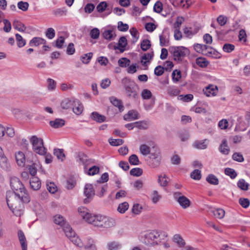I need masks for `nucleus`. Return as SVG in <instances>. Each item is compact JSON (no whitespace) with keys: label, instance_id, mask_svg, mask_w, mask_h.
I'll return each mask as SVG.
<instances>
[{"label":"nucleus","instance_id":"nucleus-1","mask_svg":"<svg viewBox=\"0 0 250 250\" xmlns=\"http://www.w3.org/2000/svg\"><path fill=\"white\" fill-rule=\"evenodd\" d=\"M78 211L83 219L95 226L109 228L114 226L115 223V220L112 218L89 213L88 209L84 207L79 208Z\"/></svg>","mask_w":250,"mask_h":250},{"label":"nucleus","instance_id":"nucleus-2","mask_svg":"<svg viewBox=\"0 0 250 250\" xmlns=\"http://www.w3.org/2000/svg\"><path fill=\"white\" fill-rule=\"evenodd\" d=\"M20 196L9 191L6 193V202L9 208L17 216H20L22 213L23 205L22 203H28L24 202Z\"/></svg>","mask_w":250,"mask_h":250},{"label":"nucleus","instance_id":"nucleus-3","mask_svg":"<svg viewBox=\"0 0 250 250\" xmlns=\"http://www.w3.org/2000/svg\"><path fill=\"white\" fill-rule=\"evenodd\" d=\"M10 186L14 193L17 194L18 196H21V199L25 202L30 201V197L28 191L25 188L20 180L16 177L11 178Z\"/></svg>","mask_w":250,"mask_h":250},{"label":"nucleus","instance_id":"nucleus-4","mask_svg":"<svg viewBox=\"0 0 250 250\" xmlns=\"http://www.w3.org/2000/svg\"><path fill=\"white\" fill-rule=\"evenodd\" d=\"M122 84L127 97L133 99L138 98L137 85L134 82L127 78H124L122 80Z\"/></svg>","mask_w":250,"mask_h":250},{"label":"nucleus","instance_id":"nucleus-5","mask_svg":"<svg viewBox=\"0 0 250 250\" xmlns=\"http://www.w3.org/2000/svg\"><path fill=\"white\" fill-rule=\"evenodd\" d=\"M170 52L172 54L175 61L181 62L188 53V50L183 46H174L171 47Z\"/></svg>","mask_w":250,"mask_h":250},{"label":"nucleus","instance_id":"nucleus-6","mask_svg":"<svg viewBox=\"0 0 250 250\" xmlns=\"http://www.w3.org/2000/svg\"><path fill=\"white\" fill-rule=\"evenodd\" d=\"M63 230L66 236L72 242L78 247H81L82 246V242L81 239L76 236V233L73 231L68 224H65V226H63Z\"/></svg>","mask_w":250,"mask_h":250},{"label":"nucleus","instance_id":"nucleus-7","mask_svg":"<svg viewBox=\"0 0 250 250\" xmlns=\"http://www.w3.org/2000/svg\"><path fill=\"white\" fill-rule=\"evenodd\" d=\"M15 135V133L13 127L9 126L5 127L0 124V141L10 139Z\"/></svg>","mask_w":250,"mask_h":250},{"label":"nucleus","instance_id":"nucleus-8","mask_svg":"<svg viewBox=\"0 0 250 250\" xmlns=\"http://www.w3.org/2000/svg\"><path fill=\"white\" fill-rule=\"evenodd\" d=\"M160 235L159 232L157 230H154L150 231H147L144 235V243L147 246L154 244L153 241L159 237Z\"/></svg>","mask_w":250,"mask_h":250},{"label":"nucleus","instance_id":"nucleus-9","mask_svg":"<svg viewBox=\"0 0 250 250\" xmlns=\"http://www.w3.org/2000/svg\"><path fill=\"white\" fill-rule=\"evenodd\" d=\"M84 194L86 198L83 200V202L87 204L89 202V199L95 195L94 190L91 184H87L85 185L84 188Z\"/></svg>","mask_w":250,"mask_h":250},{"label":"nucleus","instance_id":"nucleus-10","mask_svg":"<svg viewBox=\"0 0 250 250\" xmlns=\"http://www.w3.org/2000/svg\"><path fill=\"white\" fill-rule=\"evenodd\" d=\"M34 151L40 155H44L46 152V149L44 147L43 142H32Z\"/></svg>","mask_w":250,"mask_h":250},{"label":"nucleus","instance_id":"nucleus-11","mask_svg":"<svg viewBox=\"0 0 250 250\" xmlns=\"http://www.w3.org/2000/svg\"><path fill=\"white\" fill-rule=\"evenodd\" d=\"M161 156L160 153L151 154L150 161L149 162L150 166L153 168L158 167L161 163Z\"/></svg>","mask_w":250,"mask_h":250},{"label":"nucleus","instance_id":"nucleus-12","mask_svg":"<svg viewBox=\"0 0 250 250\" xmlns=\"http://www.w3.org/2000/svg\"><path fill=\"white\" fill-rule=\"evenodd\" d=\"M140 116L139 113L135 110H130L124 116V119L127 121L135 120L139 119Z\"/></svg>","mask_w":250,"mask_h":250},{"label":"nucleus","instance_id":"nucleus-13","mask_svg":"<svg viewBox=\"0 0 250 250\" xmlns=\"http://www.w3.org/2000/svg\"><path fill=\"white\" fill-rule=\"evenodd\" d=\"M30 185L32 189L37 190L41 187V182L38 177H32L30 180Z\"/></svg>","mask_w":250,"mask_h":250},{"label":"nucleus","instance_id":"nucleus-14","mask_svg":"<svg viewBox=\"0 0 250 250\" xmlns=\"http://www.w3.org/2000/svg\"><path fill=\"white\" fill-rule=\"evenodd\" d=\"M218 89L216 86L213 85H209L206 87V89L204 90L205 94L208 97L210 96H215L216 95Z\"/></svg>","mask_w":250,"mask_h":250},{"label":"nucleus","instance_id":"nucleus-15","mask_svg":"<svg viewBox=\"0 0 250 250\" xmlns=\"http://www.w3.org/2000/svg\"><path fill=\"white\" fill-rule=\"evenodd\" d=\"M90 117L93 120L99 123H103L106 120L105 116L99 114L97 112H93L91 114Z\"/></svg>","mask_w":250,"mask_h":250},{"label":"nucleus","instance_id":"nucleus-16","mask_svg":"<svg viewBox=\"0 0 250 250\" xmlns=\"http://www.w3.org/2000/svg\"><path fill=\"white\" fill-rule=\"evenodd\" d=\"M49 125L53 128H58L65 125V121L62 119L57 118L54 121H50Z\"/></svg>","mask_w":250,"mask_h":250},{"label":"nucleus","instance_id":"nucleus-17","mask_svg":"<svg viewBox=\"0 0 250 250\" xmlns=\"http://www.w3.org/2000/svg\"><path fill=\"white\" fill-rule=\"evenodd\" d=\"M73 111L76 115H80L83 111V106L80 101L75 99V102L73 106Z\"/></svg>","mask_w":250,"mask_h":250},{"label":"nucleus","instance_id":"nucleus-18","mask_svg":"<svg viewBox=\"0 0 250 250\" xmlns=\"http://www.w3.org/2000/svg\"><path fill=\"white\" fill-rule=\"evenodd\" d=\"M18 237L21 245L22 250H27L26 238L22 231L20 230L18 232Z\"/></svg>","mask_w":250,"mask_h":250},{"label":"nucleus","instance_id":"nucleus-19","mask_svg":"<svg viewBox=\"0 0 250 250\" xmlns=\"http://www.w3.org/2000/svg\"><path fill=\"white\" fill-rule=\"evenodd\" d=\"M80 160L84 166V170L87 169L86 167L91 164L95 163L94 160L91 159H88V157L83 154L82 155H80Z\"/></svg>","mask_w":250,"mask_h":250},{"label":"nucleus","instance_id":"nucleus-20","mask_svg":"<svg viewBox=\"0 0 250 250\" xmlns=\"http://www.w3.org/2000/svg\"><path fill=\"white\" fill-rule=\"evenodd\" d=\"M180 89L175 86H169L167 89V94L170 97H176L180 93Z\"/></svg>","mask_w":250,"mask_h":250},{"label":"nucleus","instance_id":"nucleus-21","mask_svg":"<svg viewBox=\"0 0 250 250\" xmlns=\"http://www.w3.org/2000/svg\"><path fill=\"white\" fill-rule=\"evenodd\" d=\"M102 35L104 39L108 41L114 40L116 36L113 30H105L103 32Z\"/></svg>","mask_w":250,"mask_h":250},{"label":"nucleus","instance_id":"nucleus-22","mask_svg":"<svg viewBox=\"0 0 250 250\" xmlns=\"http://www.w3.org/2000/svg\"><path fill=\"white\" fill-rule=\"evenodd\" d=\"M15 158L19 166L22 167L24 165L25 158L23 152L19 151L17 153H16Z\"/></svg>","mask_w":250,"mask_h":250},{"label":"nucleus","instance_id":"nucleus-23","mask_svg":"<svg viewBox=\"0 0 250 250\" xmlns=\"http://www.w3.org/2000/svg\"><path fill=\"white\" fill-rule=\"evenodd\" d=\"M46 43V41L40 37H34L29 42L30 46H39L40 44H44Z\"/></svg>","mask_w":250,"mask_h":250},{"label":"nucleus","instance_id":"nucleus-24","mask_svg":"<svg viewBox=\"0 0 250 250\" xmlns=\"http://www.w3.org/2000/svg\"><path fill=\"white\" fill-rule=\"evenodd\" d=\"M75 102V99L70 100L69 99H65L63 100L61 103V107L63 109H68L71 108L74 105Z\"/></svg>","mask_w":250,"mask_h":250},{"label":"nucleus","instance_id":"nucleus-25","mask_svg":"<svg viewBox=\"0 0 250 250\" xmlns=\"http://www.w3.org/2000/svg\"><path fill=\"white\" fill-rule=\"evenodd\" d=\"M178 202L181 207L184 209L188 208L190 205V200L185 196L180 198V199L179 198Z\"/></svg>","mask_w":250,"mask_h":250},{"label":"nucleus","instance_id":"nucleus-26","mask_svg":"<svg viewBox=\"0 0 250 250\" xmlns=\"http://www.w3.org/2000/svg\"><path fill=\"white\" fill-rule=\"evenodd\" d=\"M149 125V122L146 121H141L135 122V128L141 130L146 129L148 128Z\"/></svg>","mask_w":250,"mask_h":250},{"label":"nucleus","instance_id":"nucleus-27","mask_svg":"<svg viewBox=\"0 0 250 250\" xmlns=\"http://www.w3.org/2000/svg\"><path fill=\"white\" fill-rule=\"evenodd\" d=\"M127 44V41L126 38L124 36L121 37L119 40L117 49L120 50L121 52L125 51V48Z\"/></svg>","mask_w":250,"mask_h":250},{"label":"nucleus","instance_id":"nucleus-28","mask_svg":"<svg viewBox=\"0 0 250 250\" xmlns=\"http://www.w3.org/2000/svg\"><path fill=\"white\" fill-rule=\"evenodd\" d=\"M153 52L145 54L141 58V62L144 65L146 64L147 62H149V60H151L153 57Z\"/></svg>","mask_w":250,"mask_h":250},{"label":"nucleus","instance_id":"nucleus-29","mask_svg":"<svg viewBox=\"0 0 250 250\" xmlns=\"http://www.w3.org/2000/svg\"><path fill=\"white\" fill-rule=\"evenodd\" d=\"M110 101L113 105L118 107L120 111L124 110V106L122 105V102L120 100L114 97H112L110 98Z\"/></svg>","mask_w":250,"mask_h":250},{"label":"nucleus","instance_id":"nucleus-30","mask_svg":"<svg viewBox=\"0 0 250 250\" xmlns=\"http://www.w3.org/2000/svg\"><path fill=\"white\" fill-rule=\"evenodd\" d=\"M206 181L210 184L213 185H218L219 184V180L214 175L209 174L207 178Z\"/></svg>","mask_w":250,"mask_h":250},{"label":"nucleus","instance_id":"nucleus-31","mask_svg":"<svg viewBox=\"0 0 250 250\" xmlns=\"http://www.w3.org/2000/svg\"><path fill=\"white\" fill-rule=\"evenodd\" d=\"M54 222L56 224L60 225L62 228L65 226V224H68L64 220L63 217L60 215H57L54 216Z\"/></svg>","mask_w":250,"mask_h":250},{"label":"nucleus","instance_id":"nucleus-32","mask_svg":"<svg viewBox=\"0 0 250 250\" xmlns=\"http://www.w3.org/2000/svg\"><path fill=\"white\" fill-rule=\"evenodd\" d=\"M211 212L213 214L214 216L218 218L222 219L225 214V211L222 208H217L211 211Z\"/></svg>","mask_w":250,"mask_h":250},{"label":"nucleus","instance_id":"nucleus-33","mask_svg":"<svg viewBox=\"0 0 250 250\" xmlns=\"http://www.w3.org/2000/svg\"><path fill=\"white\" fill-rule=\"evenodd\" d=\"M100 168L99 167L94 166L89 168L87 170V169L84 170L85 173H86L89 175H94L99 172Z\"/></svg>","mask_w":250,"mask_h":250},{"label":"nucleus","instance_id":"nucleus-34","mask_svg":"<svg viewBox=\"0 0 250 250\" xmlns=\"http://www.w3.org/2000/svg\"><path fill=\"white\" fill-rule=\"evenodd\" d=\"M13 26L16 30L20 32H24L26 30V27L24 25L18 21L15 20L14 21Z\"/></svg>","mask_w":250,"mask_h":250},{"label":"nucleus","instance_id":"nucleus-35","mask_svg":"<svg viewBox=\"0 0 250 250\" xmlns=\"http://www.w3.org/2000/svg\"><path fill=\"white\" fill-rule=\"evenodd\" d=\"M219 150L222 154L225 155L229 154L230 150L227 142H223L219 146Z\"/></svg>","mask_w":250,"mask_h":250},{"label":"nucleus","instance_id":"nucleus-36","mask_svg":"<svg viewBox=\"0 0 250 250\" xmlns=\"http://www.w3.org/2000/svg\"><path fill=\"white\" fill-rule=\"evenodd\" d=\"M237 186L241 190L247 191L248 190L249 185L245 182L244 179H241L237 182Z\"/></svg>","mask_w":250,"mask_h":250},{"label":"nucleus","instance_id":"nucleus-37","mask_svg":"<svg viewBox=\"0 0 250 250\" xmlns=\"http://www.w3.org/2000/svg\"><path fill=\"white\" fill-rule=\"evenodd\" d=\"M121 245L117 242H110L107 244L108 250H118L121 248Z\"/></svg>","mask_w":250,"mask_h":250},{"label":"nucleus","instance_id":"nucleus-38","mask_svg":"<svg viewBox=\"0 0 250 250\" xmlns=\"http://www.w3.org/2000/svg\"><path fill=\"white\" fill-rule=\"evenodd\" d=\"M167 179L168 177L166 175L164 174L163 176L160 175L158 176V182L161 186L165 187L168 184V181L167 180Z\"/></svg>","mask_w":250,"mask_h":250},{"label":"nucleus","instance_id":"nucleus-39","mask_svg":"<svg viewBox=\"0 0 250 250\" xmlns=\"http://www.w3.org/2000/svg\"><path fill=\"white\" fill-rule=\"evenodd\" d=\"M54 154L58 159L61 160L62 161H63L65 158V155L63 153V149H54Z\"/></svg>","mask_w":250,"mask_h":250},{"label":"nucleus","instance_id":"nucleus-40","mask_svg":"<svg viewBox=\"0 0 250 250\" xmlns=\"http://www.w3.org/2000/svg\"><path fill=\"white\" fill-rule=\"evenodd\" d=\"M173 239L180 247H184L186 244L185 242L179 234H175L173 237Z\"/></svg>","mask_w":250,"mask_h":250},{"label":"nucleus","instance_id":"nucleus-41","mask_svg":"<svg viewBox=\"0 0 250 250\" xmlns=\"http://www.w3.org/2000/svg\"><path fill=\"white\" fill-rule=\"evenodd\" d=\"M181 78V73L180 70L177 69L174 70L172 73V80L174 83H177Z\"/></svg>","mask_w":250,"mask_h":250},{"label":"nucleus","instance_id":"nucleus-42","mask_svg":"<svg viewBox=\"0 0 250 250\" xmlns=\"http://www.w3.org/2000/svg\"><path fill=\"white\" fill-rule=\"evenodd\" d=\"M76 181L73 177H71L67 180L66 188L67 189H72L76 185Z\"/></svg>","mask_w":250,"mask_h":250},{"label":"nucleus","instance_id":"nucleus-43","mask_svg":"<svg viewBox=\"0 0 250 250\" xmlns=\"http://www.w3.org/2000/svg\"><path fill=\"white\" fill-rule=\"evenodd\" d=\"M93 53L91 52L84 54L81 57V60L83 63L88 64L92 58Z\"/></svg>","mask_w":250,"mask_h":250},{"label":"nucleus","instance_id":"nucleus-44","mask_svg":"<svg viewBox=\"0 0 250 250\" xmlns=\"http://www.w3.org/2000/svg\"><path fill=\"white\" fill-rule=\"evenodd\" d=\"M193 96L192 94H186L185 95H180L178 96V99L185 102H189L192 100Z\"/></svg>","mask_w":250,"mask_h":250},{"label":"nucleus","instance_id":"nucleus-45","mask_svg":"<svg viewBox=\"0 0 250 250\" xmlns=\"http://www.w3.org/2000/svg\"><path fill=\"white\" fill-rule=\"evenodd\" d=\"M150 41L147 39L144 40L141 43V48L143 51L147 50L151 47Z\"/></svg>","mask_w":250,"mask_h":250},{"label":"nucleus","instance_id":"nucleus-46","mask_svg":"<svg viewBox=\"0 0 250 250\" xmlns=\"http://www.w3.org/2000/svg\"><path fill=\"white\" fill-rule=\"evenodd\" d=\"M16 39L17 42V45L19 47L24 46L26 44V41L19 34H16Z\"/></svg>","mask_w":250,"mask_h":250},{"label":"nucleus","instance_id":"nucleus-47","mask_svg":"<svg viewBox=\"0 0 250 250\" xmlns=\"http://www.w3.org/2000/svg\"><path fill=\"white\" fill-rule=\"evenodd\" d=\"M130 60L126 58H122L119 60V65L122 67H126L129 65Z\"/></svg>","mask_w":250,"mask_h":250},{"label":"nucleus","instance_id":"nucleus-48","mask_svg":"<svg viewBox=\"0 0 250 250\" xmlns=\"http://www.w3.org/2000/svg\"><path fill=\"white\" fill-rule=\"evenodd\" d=\"M143 174V169L139 167L133 168L130 171L131 175L138 177Z\"/></svg>","mask_w":250,"mask_h":250},{"label":"nucleus","instance_id":"nucleus-49","mask_svg":"<svg viewBox=\"0 0 250 250\" xmlns=\"http://www.w3.org/2000/svg\"><path fill=\"white\" fill-rule=\"evenodd\" d=\"M128 204L125 202L119 204L117 210L119 212L124 213L128 208Z\"/></svg>","mask_w":250,"mask_h":250},{"label":"nucleus","instance_id":"nucleus-50","mask_svg":"<svg viewBox=\"0 0 250 250\" xmlns=\"http://www.w3.org/2000/svg\"><path fill=\"white\" fill-rule=\"evenodd\" d=\"M196 64L202 67H206L208 65V62L205 58H198L196 61Z\"/></svg>","mask_w":250,"mask_h":250},{"label":"nucleus","instance_id":"nucleus-51","mask_svg":"<svg viewBox=\"0 0 250 250\" xmlns=\"http://www.w3.org/2000/svg\"><path fill=\"white\" fill-rule=\"evenodd\" d=\"M141 96L143 99H149L152 97L151 92L148 89H143L141 92Z\"/></svg>","mask_w":250,"mask_h":250},{"label":"nucleus","instance_id":"nucleus-52","mask_svg":"<svg viewBox=\"0 0 250 250\" xmlns=\"http://www.w3.org/2000/svg\"><path fill=\"white\" fill-rule=\"evenodd\" d=\"M89 35L92 39H97L100 36V30L97 28H94L90 31Z\"/></svg>","mask_w":250,"mask_h":250},{"label":"nucleus","instance_id":"nucleus-53","mask_svg":"<svg viewBox=\"0 0 250 250\" xmlns=\"http://www.w3.org/2000/svg\"><path fill=\"white\" fill-rule=\"evenodd\" d=\"M190 177L191 178L194 180H199L201 178V171L198 169L194 170L190 173Z\"/></svg>","mask_w":250,"mask_h":250},{"label":"nucleus","instance_id":"nucleus-54","mask_svg":"<svg viewBox=\"0 0 250 250\" xmlns=\"http://www.w3.org/2000/svg\"><path fill=\"white\" fill-rule=\"evenodd\" d=\"M129 163L132 165H138L139 164V160L138 156L135 154L131 155L128 159Z\"/></svg>","mask_w":250,"mask_h":250},{"label":"nucleus","instance_id":"nucleus-55","mask_svg":"<svg viewBox=\"0 0 250 250\" xmlns=\"http://www.w3.org/2000/svg\"><path fill=\"white\" fill-rule=\"evenodd\" d=\"M141 153L144 155H147L150 153V147L146 145H142L140 147Z\"/></svg>","mask_w":250,"mask_h":250},{"label":"nucleus","instance_id":"nucleus-56","mask_svg":"<svg viewBox=\"0 0 250 250\" xmlns=\"http://www.w3.org/2000/svg\"><path fill=\"white\" fill-rule=\"evenodd\" d=\"M17 6L19 9L22 10L23 11H26L28 9L29 3L27 2L21 1L18 3Z\"/></svg>","mask_w":250,"mask_h":250},{"label":"nucleus","instance_id":"nucleus-57","mask_svg":"<svg viewBox=\"0 0 250 250\" xmlns=\"http://www.w3.org/2000/svg\"><path fill=\"white\" fill-rule=\"evenodd\" d=\"M225 173L226 175L229 176L231 179L235 178L237 176L235 171L231 168H226L225 170Z\"/></svg>","mask_w":250,"mask_h":250},{"label":"nucleus","instance_id":"nucleus-58","mask_svg":"<svg viewBox=\"0 0 250 250\" xmlns=\"http://www.w3.org/2000/svg\"><path fill=\"white\" fill-rule=\"evenodd\" d=\"M240 205L244 208H247L250 204V200L247 198H240L239 199Z\"/></svg>","mask_w":250,"mask_h":250},{"label":"nucleus","instance_id":"nucleus-59","mask_svg":"<svg viewBox=\"0 0 250 250\" xmlns=\"http://www.w3.org/2000/svg\"><path fill=\"white\" fill-rule=\"evenodd\" d=\"M164 33L165 31H164L163 34L159 36L160 44L161 46H167L168 42Z\"/></svg>","mask_w":250,"mask_h":250},{"label":"nucleus","instance_id":"nucleus-60","mask_svg":"<svg viewBox=\"0 0 250 250\" xmlns=\"http://www.w3.org/2000/svg\"><path fill=\"white\" fill-rule=\"evenodd\" d=\"M45 35L49 39H52L55 36V31L53 28H48L45 32Z\"/></svg>","mask_w":250,"mask_h":250},{"label":"nucleus","instance_id":"nucleus-61","mask_svg":"<svg viewBox=\"0 0 250 250\" xmlns=\"http://www.w3.org/2000/svg\"><path fill=\"white\" fill-rule=\"evenodd\" d=\"M235 48V46L233 44L230 43H225L223 47V50L227 53H230L233 51Z\"/></svg>","mask_w":250,"mask_h":250},{"label":"nucleus","instance_id":"nucleus-62","mask_svg":"<svg viewBox=\"0 0 250 250\" xmlns=\"http://www.w3.org/2000/svg\"><path fill=\"white\" fill-rule=\"evenodd\" d=\"M107 6V4L105 1H102L97 6V10L99 12H104Z\"/></svg>","mask_w":250,"mask_h":250},{"label":"nucleus","instance_id":"nucleus-63","mask_svg":"<svg viewBox=\"0 0 250 250\" xmlns=\"http://www.w3.org/2000/svg\"><path fill=\"white\" fill-rule=\"evenodd\" d=\"M207 145L205 142H195L193 144V146L197 149H205Z\"/></svg>","mask_w":250,"mask_h":250},{"label":"nucleus","instance_id":"nucleus-64","mask_svg":"<svg viewBox=\"0 0 250 250\" xmlns=\"http://www.w3.org/2000/svg\"><path fill=\"white\" fill-rule=\"evenodd\" d=\"M47 189L51 193H55L57 190V187L54 183L50 182L46 184Z\"/></svg>","mask_w":250,"mask_h":250}]
</instances>
